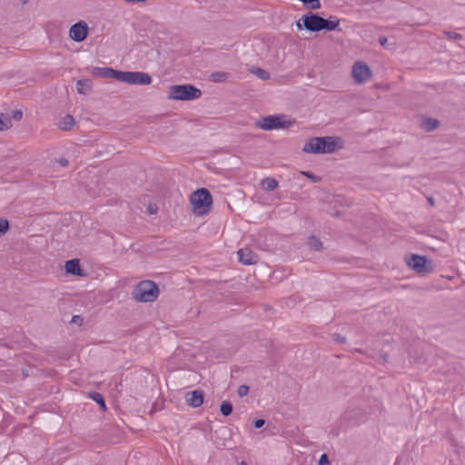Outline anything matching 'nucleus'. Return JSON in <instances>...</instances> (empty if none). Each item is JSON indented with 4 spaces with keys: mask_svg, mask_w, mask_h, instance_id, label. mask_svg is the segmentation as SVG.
Instances as JSON below:
<instances>
[{
    "mask_svg": "<svg viewBox=\"0 0 465 465\" xmlns=\"http://www.w3.org/2000/svg\"><path fill=\"white\" fill-rule=\"evenodd\" d=\"M338 141L340 139L333 136L312 137L305 143L302 150L310 153H331L340 147Z\"/></svg>",
    "mask_w": 465,
    "mask_h": 465,
    "instance_id": "1",
    "label": "nucleus"
},
{
    "mask_svg": "<svg viewBox=\"0 0 465 465\" xmlns=\"http://www.w3.org/2000/svg\"><path fill=\"white\" fill-rule=\"evenodd\" d=\"M193 207L194 214L203 216L210 213L212 209L213 197L211 193L205 188H200L194 191L190 198Z\"/></svg>",
    "mask_w": 465,
    "mask_h": 465,
    "instance_id": "2",
    "label": "nucleus"
},
{
    "mask_svg": "<svg viewBox=\"0 0 465 465\" xmlns=\"http://www.w3.org/2000/svg\"><path fill=\"white\" fill-rule=\"evenodd\" d=\"M159 288L152 281L140 282L132 292L133 298L139 302H152L159 296Z\"/></svg>",
    "mask_w": 465,
    "mask_h": 465,
    "instance_id": "3",
    "label": "nucleus"
},
{
    "mask_svg": "<svg viewBox=\"0 0 465 465\" xmlns=\"http://www.w3.org/2000/svg\"><path fill=\"white\" fill-rule=\"evenodd\" d=\"M202 96V91L193 84H174L169 88L168 99L177 101H192Z\"/></svg>",
    "mask_w": 465,
    "mask_h": 465,
    "instance_id": "4",
    "label": "nucleus"
},
{
    "mask_svg": "<svg viewBox=\"0 0 465 465\" xmlns=\"http://www.w3.org/2000/svg\"><path fill=\"white\" fill-rule=\"evenodd\" d=\"M255 124L262 130L272 131L288 128L292 125V122L288 120L285 114H273L262 117Z\"/></svg>",
    "mask_w": 465,
    "mask_h": 465,
    "instance_id": "5",
    "label": "nucleus"
},
{
    "mask_svg": "<svg viewBox=\"0 0 465 465\" xmlns=\"http://www.w3.org/2000/svg\"><path fill=\"white\" fill-rule=\"evenodd\" d=\"M322 17L317 14L308 13L302 16V18L296 23V26L299 30L303 27L311 32L322 31Z\"/></svg>",
    "mask_w": 465,
    "mask_h": 465,
    "instance_id": "6",
    "label": "nucleus"
},
{
    "mask_svg": "<svg viewBox=\"0 0 465 465\" xmlns=\"http://www.w3.org/2000/svg\"><path fill=\"white\" fill-rule=\"evenodd\" d=\"M121 82L129 84L148 85L152 83V77L143 72L122 71Z\"/></svg>",
    "mask_w": 465,
    "mask_h": 465,
    "instance_id": "7",
    "label": "nucleus"
},
{
    "mask_svg": "<svg viewBox=\"0 0 465 465\" xmlns=\"http://www.w3.org/2000/svg\"><path fill=\"white\" fill-rule=\"evenodd\" d=\"M408 265L418 273H428L432 272V262L424 256L412 254L408 261Z\"/></svg>",
    "mask_w": 465,
    "mask_h": 465,
    "instance_id": "8",
    "label": "nucleus"
},
{
    "mask_svg": "<svg viewBox=\"0 0 465 465\" xmlns=\"http://www.w3.org/2000/svg\"><path fill=\"white\" fill-rule=\"evenodd\" d=\"M352 76L357 84H361L371 77V68L361 61L356 62L352 66Z\"/></svg>",
    "mask_w": 465,
    "mask_h": 465,
    "instance_id": "9",
    "label": "nucleus"
},
{
    "mask_svg": "<svg viewBox=\"0 0 465 465\" xmlns=\"http://www.w3.org/2000/svg\"><path fill=\"white\" fill-rule=\"evenodd\" d=\"M89 32L88 25L85 21H79L73 25L69 30V36L75 42H83L86 39Z\"/></svg>",
    "mask_w": 465,
    "mask_h": 465,
    "instance_id": "10",
    "label": "nucleus"
},
{
    "mask_svg": "<svg viewBox=\"0 0 465 465\" xmlns=\"http://www.w3.org/2000/svg\"><path fill=\"white\" fill-rule=\"evenodd\" d=\"M93 74L104 78H111L115 79L119 82H121L122 77V71H118L115 69H113L111 67H94L93 68Z\"/></svg>",
    "mask_w": 465,
    "mask_h": 465,
    "instance_id": "11",
    "label": "nucleus"
},
{
    "mask_svg": "<svg viewBox=\"0 0 465 465\" xmlns=\"http://www.w3.org/2000/svg\"><path fill=\"white\" fill-rule=\"evenodd\" d=\"M204 393L201 390L189 391L185 395L186 402L193 408L200 407L203 403Z\"/></svg>",
    "mask_w": 465,
    "mask_h": 465,
    "instance_id": "12",
    "label": "nucleus"
},
{
    "mask_svg": "<svg viewBox=\"0 0 465 465\" xmlns=\"http://www.w3.org/2000/svg\"><path fill=\"white\" fill-rule=\"evenodd\" d=\"M239 261L245 265L255 264L258 262V255L248 248L240 249L237 252Z\"/></svg>",
    "mask_w": 465,
    "mask_h": 465,
    "instance_id": "13",
    "label": "nucleus"
},
{
    "mask_svg": "<svg viewBox=\"0 0 465 465\" xmlns=\"http://www.w3.org/2000/svg\"><path fill=\"white\" fill-rule=\"evenodd\" d=\"M360 412L355 410H347L341 418L343 427L354 426L359 422Z\"/></svg>",
    "mask_w": 465,
    "mask_h": 465,
    "instance_id": "14",
    "label": "nucleus"
},
{
    "mask_svg": "<svg viewBox=\"0 0 465 465\" xmlns=\"http://www.w3.org/2000/svg\"><path fill=\"white\" fill-rule=\"evenodd\" d=\"M65 270L68 273L74 275H82V269L80 267L79 260L72 259L65 262Z\"/></svg>",
    "mask_w": 465,
    "mask_h": 465,
    "instance_id": "15",
    "label": "nucleus"
},
{
    "mask_svg": "<svg viewBox=\"0 0 465 465\" xmlns=\"http://www.w3.org/2000/svg\"><path fill=\"white\" fill-rule=\"evenodd\" d=\"M420 126L426 132H431L440 126V122L437 119L427 117L422 119Z\"/></svg>",
    "mask_w": 465,
    "mask_h": 465,
    "instance_id": "16",
    "label": "nucleus"
},
{
    "mask_svg": "<svg viewBox=\"0 0 465 465\" xmlns=\"http://www.w3.org/2000/svg\"><path fill=\"white\" fill-rule=\"evenodd\" d=\"M339 24L340 20L338 19L331 20V17L329 19H324L322 17V30L332 31L336 29L338 31H341V29L338 27Z\"/></svg>",
    "mask_w": 465,
    "mask_h": 465,
    "instance_id": "17",
    "label": "nucleus"
},
{
    "mask_svg": "<svg viewBox=\"0 0 465 465\" xmlns=\"http://www.w3.org/2000/svg\"><path fill=\"white\" fill-rule=\"evenodd\" d=\"M74 124V118L71 114H66L64 118H62L58 125L61 130L68 131L72 129Z\"/></svg>",
    "mask_w": 465,
    "mask_h": 465,
    "instance_id": "18",
    "label": "nucleus"
},
{
    "mask_svg": "<svg viewBox=\"0 0 465 465\" xmlns=\"http://www.w3.org/2000/svg\"><path fill=\"white\" fill-rule=\"evenodd\" d=\"M262 187L268 192H272L278 187V182L274 178L266 177L262 180Z\"/></svg>",
    "mask_w": 465,
    "mask_h": 465,
    "instance_id": "19",
    "label": "nucleus"
},
{
    "mask_svg": "<svg viewBox=\"0 0 465 465\" xmlns=\"http://www.w3.org/2000/svg\"><path fill=\"white\" fill-rule=\"evenodd\" d=\"M92 88V83L87 79L78 80L76 83V89L79 94H86Z\"/></svg>",
    "mask_w": 465,
    "mask_h": 465,
    "instance_id": "20",
    "label": "nucleus"
},
{
    "mask_svg": "<svg viewBox=\"0 0 465 465\" xmlns=\"http://www.w3.org/2000/svg\"><path fill=\"white\" fill-rule=\"evenodd\" d=\"M307 244L313 251H321L322 249V241L314 235L308 238Z\"/></svg>",
    "mask_w": 465,
    "mask_h": 465,
    "instance_id": "21",
    "label": "nucleus"
},
{
    "mask_svg": "<svg viewBox=\"0 0 465 465\" xmlns=\"http://www.w3.org/2000/svg\"><path fill=\"white\" fill-rule=\"evenodd\" d=\"M89 397L94 401L95 402H97L99 404V406L103 409V410H105L106 409V405H105V401H104V396L97 392V391H92L89 393Z\"/></svg>",
    "mask_w": 465,
    "mask_h": 465,
    "instance_id": "22",
    "label": "nucleus"
},
{
    "mask_svg": "<svg viewBox=\"0 0 465 465\" xmlns=\"http://www.w3.org/2000/svg\"><path fill=\"white\" fill-rule=\"evenodd\" d=\"M12 126V123L9 117L5 116L3 114H0V132L6 131L10 129Z\"/></svg>",
    "mask_w": 465,
    "mask_h": 465,
    "instance_id": "23",
    "label": "nucleus"
},
{
    "mask_svg": "<svg viewBox=\"0 0 465 465\" xmlns=\"http://www.w3.org/2000/svg\"><path fill=\"white\" fill-rule=\"evenodd\" d=\"M252 73H253L256 76H258L262 80H268L271 77L269 72H267L260 67H253L252 69Z\"/></svg>",
    "mask_w": 465,
    "mask_h": 465,
    "instance_id": "24",
    "label": "nucleus"
},
{
    "mask_svg": "<svg viewBox=\"0 0 465 465\" xmlns=\"http://www.w3.org/2000/svg\"><path fill=\"white\" fill-rule=\"evenodd\" d=\"M232 410H233L232 405L229 401H223L220 406L221 413L223 416H229L230 414H232Z\"/></svg>",
    "mask_w": 465,
    "mask_h": 465,
    "instance_id": "25",
    "label": "nucleus"
},
{
    "mask_svg": "<svg viewBox=\"0 0 465 465\" xmlns=\"http://www.w3.org/2000/svg\"><path fill=\"white\" fill-rule=\"evenodd\" d=\"M304 5L310 7L311 9H319L321 8L320 0H300Z\"/></svg>",
    "mask_w": 465,
    "mask_h": 465,
    "instance_id": "26",
    "label": "nucleus"
},
{
    "mask_svg": "<svg viewBox=\"0 0 465 465\" xmlns=\"http://www.w3.org/2000/svg\"><path fill=\"white\" fill-rule=\"evenodd\" d=\"M227 78V74L223 72L213 73L211 75V80L214 83L223 82Z\"/></svg>",
    "mask_w": 465,
    "mask_h": 465,
    "instance_id": "27",
    "label": "nucleus"
},
{
    "mask_svg": "<svg viewBox=\"0 0 465 465\" xmlns=\"http://www.w3.org/2000/svg\"><path fill=\"white\" fill-rule=\"evenodd\" d=\"M9 229V223L6 219L0 218V235L5 234Z\"/></svg>",
    "mask_w": 465,
    "mask_h": 465,
    "instance_id": "28",
    "label": "nucleus"
},
{
    "mask_svg": "<svg viewBox=\"0 0 465 465\" xmlns=\"http://www.w3.org/2000/svg\"><path fill=\"white\" fill-rule=\"evenodd\" d=\"M318 465H331V461L327 453H322L318 460Z\"/></svg>",
    "mask_w": 465,
    "mask_h": 465,
    "instance_id": "29",
    "label": "nucleus"
},
{
    "mask_svg": "<svg viewBox=\"0 0 465 465\" xmlns=\"http://www.w3.org/2000/svg\"><path fill=\"white\" fill-rule=\"evenodd\" d=\"M217 440L214 441V444L218 449L227 448V440L225 438H217Z\"/></svg>",
    "mask_w": 465,
    "mask_h": 465,
    "instance_id": "30",
    "label": "nucleus"
},
{
    "mask_svg": "<svg viewBox=\"0 0 465 465\" xmlns=\"http://www.w3.org/2000/svg\"><path fill=\"white\" fill-rule=\"evenodd\" d=\"M249 391H250L249 387L247 385L243 384L238 388L237 393L240 397H243L248 394Z\"/></svg>",
    "mask_w": 465,
    "mask_h": 465,
    "instance_id": "31",
    "label": "nucleus"
},
{
    "mask_svg": "<svg viewBox=\"0 0 465 465\" xmlns=\"http://www.w3.org/2000/svg\"><path fill=\"white\" fill-rule=\"evenodd\" d=\"M444 35L449 38V39H454V40H460L462 38V35L460 34H458V33H453V32H449V31H445L444 32Z\"/></svg>",
    "mask_w": 465,
    "mask_h": 465,
    "instance_id": "32",
    "label": "nucleus"
},
{
    "mask_svg": "<svg viewBox=\"0 0 465 465\" xmlns=\"http://www.w3.org/2000/svg\"><path fill=\"white\" fill-rule=\"evenodd\" d=\"M332 340L337 343H344L346 341V338L339 333L332 334Z\"/></svg>",
    "mask_w": 465,
    "mask_h": 465,
    "instance_id": "33",
    "label": "nucleus"
},
{
    "mask_svg": "<svg viewBox=\"0 0 465 465\" xmlns=\"http://www.w3.org/2000/svg\"><path fill=\"white\" fill-rule=\"evenodd\" d=\"M23 117V113L20 110H15L13 112V118L16 121H20Z\"/></svg>",
    "mask_w": 465,
    "mask_h": 465,
    "instance_id": "34",
    "label": "nucleus"
},
{
    "mask_svg": "<svg viewBox=\"0 0 465 465\" xmlns=\"http://www.w3.org/2000/svg\"><path fill=\"white\" fill-rule=\"evenodd\" d=\"M265 424V420L263 419H258L253 422V426L256 429L262 428Z\"/></svg>",
    "mask_w": 465,
    "mask_h": 465,
    "instance_id": "35",
    "label": "nucleus"
},
{
    "mask_svg": "<svg viewBox=\"0 0 465 465\" xmlns=\"http://www.w3.org/2000/svg\"><path fill=\"white\" fill-rule=\"evenodd\" d=\"M157 210H158V208H157V206L155 204H149V206H148V213L150 214L156 213Z\"/></svg>",
    "mask_w": 465,
    "mask_h": 465,
    "instance_id": "36",
    "label": "nucleus"
},
{
    "mask_svg": "<svg viewBox=\"0 0 465 465\" xmlns=\"http://www.w3.org/2000/svg\"><path fill=\"white\" fill-rule=\"evenodd\" d=\"M72 322H74V323H77V324H82L83 319L80 316L75 315V316L73 317Z\"/></svg>",
    "mask_w": 465,
    "mask_h": 465,
    "instance_id": "37",
    "label": "nucleus"
},
{
    "mask_svg": "<svg viewBox=\"0 0 465 465\" xmlns=\"http://www.w3.org/2000/svg\"><path fill=\"white\" fill-rule=\"evenodd\" d=\"M57 162L64 167L68 165V160L66 158L62 157Z\"/></svg>",
    "mask_w": 465,
    "mask_h": 465,
    "instance_id": "38",
    "label": "nucleus"
},
{
    "mask_svg": "<svg viewBox=\"0 0 465 465\" xmlns=\"http://www.w3.org/2000/svg\"><path fill=\"white\" fill-rule=\"evenodd\" d=\"M379 42H380V44H381L382 46H385V45H386V44H387V42H388V39H387V37L382 36V37H380Z\"/></svg>",
    "mask_w": 465,
    "mask_h": 465,
    "instance_id": "39",
    "label": "nucleus"
},
{
    "mask_svg": "<svg viewBox=\"0 0 465 465\" xmlns=\"http://www.w3.org/2000/svg\"><path fill=\"white\" fill-rule=\"evenodd\" d=\"M231 440L232 438H230L229 440H227V448L228 450H233L235 449V447L232 446V442H231Z\"/></svg>",
    "mask_w": 465,
    "mask_h": 465,
    "instance_id": "40",
    "label": "nucleus"
},
{
    "mask_svg": "<svg viewBox=\"0 0 465 465\" xmlns=\"http://www.w3.org/2000/svg\"><path fill=\"white\" fill-rule=\"evenodd\" d=\"M427 200H428V203H430V206H434L435 201H434L432 196L428 197Z\"/></svg>",
    "mask_w": 465,
    "mask_h": 465,
    "instance_id": "41",
    "label": "nucleus"
},
{
    "mask_svg": "<svg viewBox=\"0 0 465 465\" xmlns=\"http://www.w3.org/2000/svg\"><path fill=\"white\" fill-rule=\"evenodd\" d=\"M235 461L238 463V465H248L245 460L238 461V458L234 455Z\"/></svg>",
    "mask_w": 465,
    "mask_h": 465,
    "instance_id": "42",
    "label": "nucleus"
},
{
    "mask_svg": "<svg viewBox=\"0 0 465 465\" xmlns=\"http://www.w3.org/2000/svg\"><path fill=\"white\" fill-rule=\"evenodd\" d=\"M128 3H138V2H145L146 0H125Z\"/></svg>",
    "mask_w": 465,
    "mask_h": 465,
    "instance_id": "43",
    "label": "nucleus"
},
{
    "mask_svg": "<svg viewBox=\"0 0 465 465\" xmlns=\"http://www.w3.org/2000/svg\"><path fill=\"white\" fill-rule=\"evenodd\" d=\"M194 430H195V431H193V434L197 433L198 429H197V428H194Z\"/></svg>",
    "mask_w": 465,
    "mask_h": 465,
    "instance_id": "44",
    "label": "nucleus"
},
{
    "mask_svg": "<svg viewBox=\"0 0 465 465\" xmlns=\"http://www.w3.org/2000/svg\"><path fill=\"white\" fill-rule=\"evenodd\" d=\"M399 463V458L396 460L395 465Z\"/></svg>",
    "mask_w": 465,
    "mask_h": 465,
    "instance_id": "45",
    "label": "nucleus"
}]
</instances>
